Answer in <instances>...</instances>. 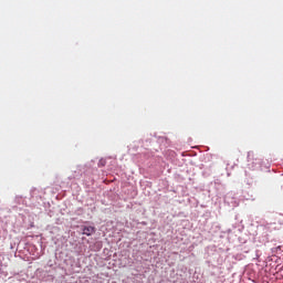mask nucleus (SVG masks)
<instances>
[{
	"label": "nucleus",
	"mask_w": 283,
	"mask_h": 283,
	"mask_svg": "<svg viewBox=\"0 0 283 283\" xmlns=\"http://www.w3.org/2000/svg\"><path fill=\"white\" fill-rule=\"evenodd\" d=\"M82 231H83V235H93V233H96V228H94V227H92V226H85V227H83V229H82Z\"/></svg>",
	"instance_id": "1"
},
{
	"label": "nucleus",
	"mask_w": 283,
	"mask_h": 283,
	"mask_svg": "<svg viewBox=\"0 0 283 283\" xmlns=\"http://www.w3.org/2000/svg\"><path fill=\"white\" fill-rule=\"evenodd\" d=\"M254 157H255V155L253 154V151H249L248 153V163H251V160H253Z\"/></svg>",
	"instance_id": "2"
},
{
	"label": "nucleus",
	"mask_w": 283,
	"mask_h": 283,
	"mask_svg": "<svg viewBox=\"0 0 283 283\" xmlns=\"http://www.w3.org/2000/svg\"><path fill=\"white\" fill-rule=\"evenodd\" d=\"M98 167H105V159H101L98 161Z\"/></svg>",
	"instance_id": "3"
}]
</instances>
